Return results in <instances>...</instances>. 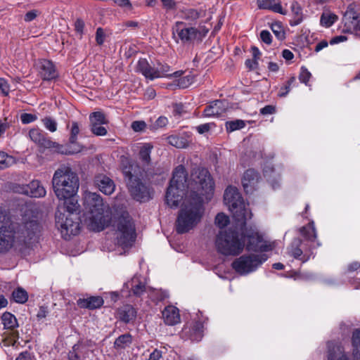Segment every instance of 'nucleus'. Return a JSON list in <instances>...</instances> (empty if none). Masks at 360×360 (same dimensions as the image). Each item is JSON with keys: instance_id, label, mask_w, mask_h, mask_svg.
Returning <instances> with one entry per match:
<instances>
[{"instance_id": "obj_1", "label": "nucleus", "mask_w": 360, "mask_h": 360, "mask_svg": "<svg viewBox=\"0 0 360 360\" xmlns=\"http://www.w3.org/2000/svg\"><path fill=\"white\" fill-rule=\"evenodd\" d=\"M40 225L37 219H23L13 224L4 216L0 221V253H4L15 245H30L39 238Z\"/></svg>"}, {"instance_id": "obj_2", "label": "nucleus", "mask_w": 360, "mask_h": 360, "mask_svg": "<svg viewBox=\"0 0 360 360\" xmlns=\"http://www.w3.org/2000/svg\"><path fill=\"white\" fill-rule=\"evenodd\" d=\"M203 213V199L199 195L186 199L176 221V232L183 234L193 229L200 221Z\"/></svg>"}, {"instance_id": "obj_3", "label": "nucleus", "mask_w": 360, "mask_h": 360, "mask_svg": "<svg viewBox=\"0 0 360 360\" xmlns=\"http://www.w3.org/2000/svg\"><path fill=\"white\" fill-rule=\"evenodd\" d=\"M52 185L54 193L59 200L74 195L79 188V179L77 174L68 167H61L56 170Z\"/></svg>"}, {"instance_id": "obj_4", "label": "nucleus", "mask_w": 360, "mask_h": 360, "mask_svg": "<svg viewBox=\"0 0 360 360\" xmlns=\"http://www.w3.org/2000/svg\"><path fill=\"white\" fill-rule=\"evenodd\" d=\"M187 188H190V184H187L186 170L183 165H180L175 168L172 179L167 188L165 195L167 204L170 207H177L181 202Z\"/></svg>"}, {"instance_id": "obj_5", "label": "nucleus", "mask_w": 360, "mask_h": 360, "mask_svg": "<svg viewBox=\"0 0 360 360\" xmlns=\"http://www.w3.org/2000/svg\"><path fill=\"white\" fill-rule=\"evenodd\" d=\"M215 246L219 253L225 256H237L245 247V241L233 230H220L216 236Z\"/></svg>"}, {"instance_id": "obj_6", "label": "nucleus", "mask_w": 360, "mask_h": 360, "mask_svg": "<svg viewBox=\"0 0 360 360\" xmlns=\"http://www.w3.org/2000/svg\"><path fill=\"white\" fill-rule=\"evenodd\" d=\"M214 181L209 171L205 168H195L191 174V189L194 191L189 198H195L199 195L202 199L205 195L206 199H210L214 191Z\"/></svg>"}, {"instance_id": "obj_7", "label": "nucleus", "mask_w": 360, "mask_h": 360, "mask_svg": "<svg viewBox=\"0 0 360 360\" xmlns=\"http://www.w3.org/2000/svg\"><path fill=\"white\" fill-rule=\"evenodd\" d=\"M224 200L235 219L241 225H245L246 220L251 218L252 213L247 210L238 190L236 187L229 186L225 190Z\"/></svg>"}, {"instance_id": "obj_8", "label": "nucleus", "mask_w": 360, "mask_h": 360, "mask_svg": "<svg viewBox=\"0 0 360 360\" xmlns=\"http://www.w3.org/2000/svg\"><path fill=\"white\" fill-rule=\"evenodd\" d=\"M86 202L89 207V216L88 217V226L94 231L104 229L105 219L104 217V208L101 197L96 193H90L86 197Z\"/></svg>"}, {"instance_id": "obj_9", "label": "nucleus", "mask_w": 360, "mask_h": 360, "mask_svg": "<svg viewBox=\"0 0 360 360\" xmlns=\"http://www.w3.org/2000/svg\"><path fill=\"white\" fill-rule=\"evenodd\" d=\"M122 172L127 181L129 191L132 198L140 202L148 201L152 198V191L139 178L132 174V166H122Z\"/></svg>"}, {"instance_id": "obj_10", "label": "nucleus", "mask_w": 360, "mask_h": 360, "mask_svg": "<svg viewBox=\"0 0 360 360\" xmlns=\"http://www.w3.org/2000/svg\"><path fill=\"white\" fill-rule=\"evenodd\" d=\"M173 38L178 43L179 41L184 44H191L195 41H201L205 34L194 27H186V23L178 21L172 27Z\"/></svg>"}, {"instance_id": "obj_11", "label": "nucleus", "mask_w": 360, "mask_h": 360, "mask_svg": "<svg viewBox=\"0 0 360 360\" xmlns=\"http://www.w3.org/2000/svg\"><path fill=\"white\" fill-rule=\"evenodd\" d=\"M266 259L267 256L265 254L244 255L233 262L232 267L240 275H247L255 271Z\"/></svg>"}, {"instance_id": "obj_12", "label": "nucleus", "mask_w": 360, "mask_h": 360, "mask_svg": "<svg viewBox=\"0 0 360 360\" xmlns=\"http://www.w3.org/2000/svg\"><path fill=\"white\" fill-rule=\"evenodd\" d=\"M136 238L135 227L131 218L122 216L117 224V244L124 248L131 246Z\"/></svg>"}, {"instance_id": "obj_13", "label": "nucleus", "mask_w": 360, "mask_h": 360, "mask_svg": "<svg viewBox=\"0 0 360 360\" xmlns=\"http://www.w3.org/2000/svg\"><path fill=\"white\" fill-rule=\"evenodd\" d=\"M29 136L30 139L37 143L39 146L43 147L44 148H56V150L65 155H70L77 153L80 151L79 148H77L75 150H60L63 146L59 145L58 143L51 141L48 136L47 134L40 130L39 129H32L29 131Z\"/></svg>"}, {"instance_id": "obj_14", "label": "nucleus", "mask_w": 360, "mask_h": 360, "mask_svg": "<svg viewBox=\"0 0 360 360\" xmlns=\"http://www.w3.org/2000/svg\"><path fill=\"white\" fill-rule=\"evenodd\" d=\"M56 222L62 235L70 236L79 233V222L75 221L70 214L63 213L58 210L56 214Z\"/></svg>"}, {"instance_id": "obj_15", "label": "nucleus", "mask_w": 360, "mask_h": 360, "mask_svg": "<svg viewBox=\"0 0 360 360\" xmlns=\"http://www.w3.org/2000/svg\"><path fill=\"white\" fill-rule=\"evenodd\" d=\"M243 237L244 241L247 238L248 241L245 245L248 251L253 252H267L272 249L270 244H266L263 241L262 237L255 231H252L248 234L243 233Z\"/></svg>"}, {"instance_id": "obj_16", "label": "nucleus", "mask_w": 360, "mask_h": 360, "mask_svg": "<svg viewBox=\"0 0 360 360\" xmlns=\"http://www.w3.org/2000/svg\"><path fill=\"white\" fill-rule=\"evenodd\" d=\"M326 360H351L344 345L338 342L327 343Z\"/></svg>"}, {"instance_id": "obj_17", "label": "nucleus", "mask_w": 360, "mask_h": 360, "mask_svg": "<svg viewBox=\"0 0 360 360\" xmlns=\"http://www.w3.org/2000/svg\"><path fill=\"white\" fill-rule=\"evenodd\" d=\"M94 185L98 190L105 195H111L115 189V184L109 176L99 174L94 177Z\"/></svg>"}, {"instance_id": "obj_18", "label": "nucleus", "mask_w": 360, "mask_h": 360, "mask_svg": "<svg viewBox=\"0 0 360 360\" xmlns=\"http://www.w3.org/2000/svg\"><path fill=\"white\" fill-rule=\"evenodd\" d=\"M38 68L39 75L44 80H52L58 77V72L51 60H40L38 64Z\"/></svg>"}, {"instance_id": "obj_19", "label": "nucleus", "mask_w": 360, "mask_h": 360, "mask_svg": "<svg viewBox=\"0 0 360 360\" xmlns=\"http://www.w3.org/2000/svg\"><path fill=\"white\" fill-rule=\"evenodd\" d=\"M136 71L141 72L146 78L150 80L160 77V75L156 72L155 68L152 67L145 58L139 60L136 65Z\"/></svg>"}, {"instance_id": "obj_20", "label": "nucleus", "mask_w": 360, "mask_h": 360, "mask_svg": "<svg viewBox=\"0 0 360 360\" xmlns=\"http://www.w3.org/2000/svg\"><path fill=\"white\" fill-rule=\"evenodd\" d=\"M226 108L227 103L225 101L216 100L205 108L204 115L206 117H220L225 112Z\"/></svg>"}, {"instance_id": "obj_21", "label": "nucleus", "mask_w": 360, "mask_h": 360, "mask_svg": "<svg viewBox=\"0 0 360 360\" xmlns=\"http://www.w3.org/2000/svg\"><path fill=\"white\" fill-rule=\"evenodd\" d=\"M46 190L38 180H33L26 185L24 193L32 198H41L46 195Z\"/></svg>"}, {"instance_id": "obj_22", "label": "nucleus", "mask_w": 360, "mask_h": 360, "mask_svg": "<svg viewBox=\"0 0 360 360\" xmlns=\"http://www.w3.org/2000/svg\"><path fill=\"white\" fill-rule=\"evenodd\" d=\"M202 325L195 322L192 327H186L183 329V335L187 336L191 341L199 342L203 337Z\"/></svg>"}, {"instance_id": "obj_23", "label": "nucleus", "mask_w": 360, "mask_h": 360, "mask_svg": "<svg viewBox=\"0 0 360 360\" xmlns=\"http://www.w3.org/2000/svg\"><path fill=\"white\" fill-rule=\"evenodd\" d=\"M162 318L166 324L174 326L180 322L179 309L174 306H168L162 311Z\"/></svg>"}, {"instance_id": "obj_24", "label": "nucleus", "mask_w": 360, "mask_h": 360, "mask_svg": "<svg viewBox=\"0 0 360 360\" xmlns=\"http://www.w3.org/2000/svg\"><path fill=\"white\" fill-rule=\"evenodd\" d=\"M117 315L120 321L127 323L136 319V311L131 305L126 304L117 309Z\"/></svg>"}, {"instance_id": "obj_25", "label": "nucleus", "mask_w": 360, "mask_h": 360, "mask_svg": "<svg viewBox=\"0 0 360 360\" xmlns=\"http://www.w3.org/2000/svg\"><path fill=\"white\" fill-rule=\"evenodd\" d=\"M258 179L259 174L253 169H249L244 173L242 183L246 193L251 191Z\"/></svg>"}, {"instance_id": "obj_26", "label": "nucleus", "mask_w": 360, "mask_h": 360, "mask_svg": "<svg viewBox=\"0 0 360 360\" xmlns=\"http://www.w3.org/2000/svg\"><path fill=\"white\" fill-rule=\"evenodd\" d=\"M103 304V300L99 296H92L86 299H79L77 304L80 308L94 309L101 307Z\"/></svg>"}, {"instance_id": "obj_27", "label": "nucleus", "mask_w": 360, "mask_h": 360, "mask_svg": "<svg viewBox=\"0 0 360 360\" xmlns=\"http://www.w3.org/2000/svg\"><path fill=\"white\" fill-rule=\"evenodd\" d=\"M257 2L260 9L271 10L283 15L286 13L282 8L280 0H257Z\"/></svg>"}, {"instance_id": "obj_28", "label": "nucleus", "mask_w": 360, "mask_h": 360, "mask_svg": "<svg viewBox=\"0 0 360 360\" xmlns=\"http://www.w3.org/2000/svg\"><path fill=\"white\" fill-rule=\"evenodd\" d=\"M153 146L150 143H145L139 147V158L143 166H148L150 164V153Z\"/></svg>"}, {"instance_id": "obj_29", "label": "nucleus", "mask_w": 360, "mask_h": 360, "mask_svg": "<svg viewBox=\"0 0 360 360\" xmlns=\"http://www.w3.org/2000/svg\"><path fill=\"white\" fill-rule=\"evenodd\" d=\"M127 288H130L133 294L136 296H141L146 291V285L141 282L139 277L134 276L126 283Z\"/></svg>"}, {"instance_id": "obj_30", "label": "nucleus", "mask_w": 360, "mask_h": 360, "mask_svg": "<svg viewBox=\"0 0 360 360\" xmlns=\"http://www.w3.org/2000/svg\"><path fill=\"white\" fill-rule=\"evenodd\" d=\"M352 345L353 360H360V328L353 331Z\"/></svg>"}, {"instance_id": "obj_31", "label": "nucleus", "mask_w": 360, "mask_h": 360, "mask_svg": "<svg viewBox=\"0 0 360 360\" xmlns=\"http://www.w3.org/2000/svg\"><path fill=\"white\" fill-rule=\"evenodd\" d=\"M302 243V240L299 238L295 239L289 248V254L292 256L295 259H299L302 261V262H305L308 260L309 257H301L302 255V250L300 248V246Z\"/></svg>"}, {"instance_id": "obj_32", "label": "nucleus", "mask_w": 360, "mask_h": 360, "mask_svg": "<svg viewBox=\"0 0 360 360\" xmlns=\"http://www.w3.org/2000/svg\"><path fill=\"white\" fill-rule=\"evenodd\" d=\"M301 235L309 241H314L317 235L314 227V221L309 222L307 226H302L300 229Z\"/></svg>"}, {"instance_id": "obj_33", "label": "nucleus", "mask_w": 360, "mask_h": 360, "mask_svg": "<svg viewBox=\"0 0 360 360\" xmlns=\"http://www.w3.org/2000/svg\"><path fill=\"white\" fill-rule=\"evenodd\" d=\"M203 11L192 8H186L181 11V18L188 21H195L201 15Z\"/></svg>"}, {"instance_id": "obj_34", "label": "nucleus", "mask_w": 360, "mask_h": 360, "mask_svg": "<svg viewBox=\"0 0 360 360\" xmlns=\"http://www.w3.org/2000/svg\"><path fill=\"white\" fill-rule=\"evenodd\" d=\"M1 321L5 328L13 330L18 327L15 316L10 312H5L1 316Z\"/></svg>"}, {"instance_id": "obj_35", "label": "nucleus", "mask_w": 360, "mask_h": 360, "mask_svg": "<svg viewBox=\"0 0 360 360\" xmlns=\"http://www.w3.org/2000/svg\"><path fill=\"white\" fill-rule=\"evenodd\" d=\"M64 200V209L67 211L68 214H72L77 212L79 208L77 200L75 199L74 195L71 197L63 198Z\"/></svg>"}, {"instance_id": "obj_36", "label": "nucleus", "mask_w": 360, "mask_h": 360, "mask_svg": "<svg viewBox=\"0 0 360 360\" xmlns=\"http://www.w3.org/2000/svg\"><path fill=\"white\" fill-rule=\"evenodd\" d=\"M12 299L17 303L23 304L27 302L28 294L23 288H18L13 291Z\"/></svg>"}, {"instance_id": "obj_37", "label": "nucleus", "mask_w": 360, "mask_h": 360, "mask_svg": "<svg viewBox=\"0 0 360 360\" xmlns=\"http://www.w3.org/2000/svg\"><path fill=\"white\" fill-rule=\"evenodd\" d=\"M131 343V336L129 334H124L119 336L115 341L114 345L116 349H123Z\"/></svg>"}, {"instance_id": "obj_38", "label": "nucleus", "mask_w": 360, "mask_h": 360, "mask_svg": "<svg viewBox=\"0 0 360 360\" xmlns=\"http://www.w3.org/2000/svg\"><path fill=\"white\" fill-rule=\"evenodd\" d=\"M15 162L13 157L7 155L4 152H0V169H4Z\"/></svg>"}, {"instance_id": "obj_39", "label": "nucleus", "mask_w": 360, "mask_h": 360, "mask_svg": "<svg viewBox=\"0 0 360 360\" xmlns=\"http://www.w3.org/2000/svg\"><path fill=\"white\" fill-rule=\"evenodd\" d=\"M245 127V122L242 120H236L226 122V131L232 132L236 130L241 129Z\"/></svg>"}, {"instance_id": "obj_40", "label": "nucleus", "mask_w": 360, "mask_h": 360, "mask_svg": "<svg viewBox=\"0 0 360 360\" xmlns=\"http://www.w3.org/2000/svg\"><path fill=\"white\" fill-rule=\"evenodd\" d=\"M91 124L98 123V124H104L108 123V120L105 115L99 111L91 113L89 116Z\"/></svg>"}, {"instance_id": "obj_41", "label": "nucleus", "mask_w": 360, "mask_h": 360, "mask_svg": "<svg viewBox=\"0 0 360 360\" xmlns=\"http://www.w3.org/2000/svg\"><path fill=\"white\" fill-rule=\"evenodd\" d=\"M169 143L178 148H184L187 147L188 143L186 139L177 136H170L169 138Z\"/></svg>"}, {"instance_id": "obj_42", "label": "nucleus", "mask_w": 360, "mask_h": 360, "mask_svg": "<svg viewBox=\"0 0 360 360\" xmlns=\"http://www.w3.org/2000/svg\"><path fill=\"white\" fill-rule=\"evenodd\" d=\"M346 20H351L352 24H358L360 22V12H357L354 8H348L345 14Z\"/></svg>"}, {"instance_id": "obj_43", "label": "nucleus", "mask_w": 360, "mask_h": 360, "mask_svg": "<svg viewBox=\"0 0 360 360\" xmlns=\"http://www.w3.org/2000/svg\"><path fill=\"white\" fill-rule=\"evenodd\" d=\"M360 269V262H352L349 263L345 268L344 271V274L348 278H353L352 274L354 272L359 271L358 270Z\"/></svg>"}, {"instance_id": "obj_44", "label": "nucleus", "mask_w": 360, "mask_h": 360, "mask_svg": "<svg viewBox=\"0 0 360 360\" xmlns=\"http://www.w3.org/2000/svg\"><path fill=\"white\" fill-rule=\"evenodd\" d=\"M338 19L335 14L323 13L321 17V24L326 27H330Z\"/></svg>"}, {"instance_id": "obj_45", "label": "nucleus", "mask_w": 360, "mask_h": 360, "mask_svg": "<svg viewBox=\"0 0 360 360\" xmlns=\"http://www.w3.org/2000/svg\"><path fill=\"white\" fill-rule=\"evenodd\" d=\"M291 10L295 15V19L293 22H290L291 25H297L302 21V12L301 8L297 2H293L291 6Z\"/></svg>"}, {"instance_id": "obj_46", "label": "nucleus", "mask_w": 360, "mask_h": 360, "mask_svg": "<svg viewBox=\"0 0 360 360\" xmlns=\"http://www.w3.org/2000/svg\"><path fill=\"white\" fill-rule=\"evenodd\" d=\"M271 30L278 39L283 40L285 38V31L280 23H273L271 25Z\"/></svg>"}, {"instance_id": "obj_47", "label": "nucleus", "mask_w": 360, "mask_h": 360, "mask_svg": "<svg viewBox=\"0 0 360 360\" xmlns=\"http://www.w3.org/2000/svg\"><path fill=\"white\" fill-rule=\"evenodd\" d=\"M44 126L46 129L51 132H54L57 130V122L51 117H46L42 120Z\"/></svg>"}, {"instance_id": "obj_48", "label": "nucleus", "mask_w": 360, "mask_h": 360, "mask_svg": "<svg viewBox=\"0 0 360 360\" xmlns=\"http://www.w3.org/2000/svg\"><path fill=\"white\" fill-rule=\"evenodd\" d=\"M229 223V217L224 213H219L215 217V224L221 230Z\"/></svg>"}, {"instance_id": "obj_49", "label": "nucleus", "mask_w": 360, "mask_h": 360, "mask_svg": "<svg viewBox=\"0 0 360 360\" xmlns=\"http://www.w3.org/2000/svg\"><path fill=\"white\" fill-rule=\"evenodd\" d=\"M79 133V126L77 122H72L70 130L69 141L71 144H75L77 141V135Z\"/></svg>"}, {"instance_id": "obj_50", "label": "nucleus", "mask_w": 360, "mask_h": 360, "mask_svg": "<svg viewBox=\"0 0 360 360\" xmlns=\"http://www.w3.org/2000/svg\"><path fill=\"white\" fill-rule=\"evenodd\" d=\"M91 131L96 136H105L108 133L105 127L101 126V124H98V123H93L91 124Z\"/></svg>"}, {"instance_id": "obj_51", "label": "nucleus", "mask_w": 360, "mask_h": 360, "mask_svg": "<svg viewBox=\"0 0 360 360\" xmlns=\"http://www.w3.org/2000/svg\"><path fill=\"white\" fill-rule=\"evenodd\" d=\"M83 349V347L81 345H75L72 347V350L69 353L70 360H79L80 358L79 353Z\"/></svg>"}, {"instance_id": "obj_52", "label": "nucleus", "mask_w": 360, "mask_h": 360, "mask_svg": "<svg viewBox=\"0 0 360 360\" xmlns=\"http://www.w3.org/2000/svg\"><path fill=\"white\" fill-rule=\"evenodd\" d=\"M193 78L191 75H187L181 77L178 80V86L181 89L187 88L191 84L193 83Z\"/></svg>"}, {"instance_id": "obj_53", "label": "nucleus", "mask_w": 360, "mask_h": 360, "mask_svg": "<svg viewBox=\"0 0 360 360\" xmlns=\"http://www.w3.org/2000/svg\"><path fill=\"white\" fill-rule=\"evenodd\" d=\"M169 68V66L167 65H159L158 68H155L156 72L160 75V77H171L172 75L168 74Z\"/></svg>"}, {"instance_id": "obj_54", "label": "nucleus", "mask_w": 360, "mask_h": 360, "mask_svg": "<svg viewBox=\"0 0 360 360\" xmlns=\"http://www.w3.org/2000/svg\"><path fill=\"white\" fill-rule=\"evenodd\" d=\"M295 82V77H291L288 82H287V84L286 85L284 86V87H282L281 89V91L278 94L279 96L281 97H285L287 96V94H288V92L290 91V86L291 84Z\"/></svg>"}, {"instance_id": "obj_55", "label": "nucleus", "mask_w": 360, "mask_h": 360, "mask_svg": "<svg viewBox=\"0 0 360 360\" xmlns=\"http://www.w3.org/2000/svg\"><path fill=\"white\" fill-rule=\"evenodd\" d=\"M37 119V117L34 114L31 113H22L20 115V120L23 124H29Z\"/></svg>"}, {"instance_id": "obj_56", "label": "nucleus", "mask_w": 360, "mask_h": 360, "mask_svg": "<svg viewBox=\"0 0 360 360\" xmlns=\"http://www.w3.org/2000/svg\"><path fill=\"white\" fill-rule=\"evenodd\" d=\"M311 76V73L307 70V68L304 67L301 68V72L299 76V79L300 80L301 82L307 84V82H309Z\"/></svg>"}, {"instance_id": "obj_57", "label": "nucleus", "mask_w": 360, "mask_h": 360, "mask_svg": "<svg viewBox=\"0 0 360 360\" xmlns=\"http://www.w3.org/2000/svg\"><path fill=\"white\" fill-rule=\"evenodd\" d=\"M10 86L8 82L3 78L0 77V95L8 96Z\"/></svg>"}, {"instance_id": "obj_58", "label": "nucleus", "mask_w": 360, "mask_h": 360, "mask_svg": "<svg viewBox=\"0 0 360 360\" xmlns=\"http://www.w3.org/2000/svg\"><path fill=\"white\" fill-rule=\"evenodd\" d=\"M40 12L38 10H31L27 12L24 16V20L27 22L34 20L39 15Z\"/></svg>"}, {"instance_id": "obj_59", "label": "nucleus", "mask_w": 360, "mask_h": 360, "mask_svg": "<svg viewBox=\"0 0 360 360\" xmlns=\"http://www.w3.org/2000/svg\"><path fill=\"white\" fill-rule=\"evenodd\" d=\"M146 124L144 121H134L131 123V128L134 131H142L146 129Z\"/></svg>"}, {"instance_id": "obj_60", "label": "nucleus", "mask_w": 360, "mask_h": 360, "mask_svg": "<svg viewBox=\"0 0 360 360\" xmlns=\"http://www.w3.org/2000/svg\"><path fill=\"white\" fill-rule=\"evenodd\" d=\"M105 33L103 32V30L101 27H98L97 30H96V43L98 44V45H102L104 42V40H105Z\"/></svg>"}, {"instance_id": "obj_61", "label": "nucleus", "mask_w": 360, "mask_h": 360, "mask_svg": "<svg viewBox=\"0 0 360 360\" xmlns=\"http://www.w3.org/2000/svg\"><path fill=\"white\" fill-rule=\"evenodd\" d=\"M162 6L167 11L174 10L176 7V3L174 0H160Z\"/></svg>"}, {"instance_id": "obj_62", "label": "nucleus", "mask_w": 360, "mask_h": 360, "mask_svg": "<svg viewBox=\"0 0 360 360\" xmlns=\"http://www.w3.org/2000/svg\"><path fill=\"white\" fill-rule=\"evenodd\" d=\"M84 22L81 19H77L75 22V30L77 34L82 37L84 33Z\"/></svg>"}, {"instance_id": "obj_63", "label": "nucleus", "mask_w": 360, "mask_h": 360, "mask_svg": "<svg viewBox=\"0 0 360 360\" xmlns=\"http://www.w3.org/2000/svg\"><path fill=\"white\" fill-rule=\"evenodd\" d=\"M260 38L263 42L266 44H271L272 39L271 33L267 30H262L260 32Z\"/></svg>"}, {"instance_id": "obj_64", "label": "nucleus", "mask_w": 360, "mask_h": 360, "mask_svg": "<svg viewBox=\"0 0 360 360\" xmlns=\"http://www.w3.org/2000/svg\"><path fill=\"white\" fill-rule=\"evenodd\" d=\"M162 352L160 350L155 349L150 353L149 358L147 360H162Z\"/></svg>"}]
</instances>
